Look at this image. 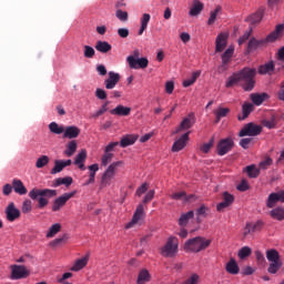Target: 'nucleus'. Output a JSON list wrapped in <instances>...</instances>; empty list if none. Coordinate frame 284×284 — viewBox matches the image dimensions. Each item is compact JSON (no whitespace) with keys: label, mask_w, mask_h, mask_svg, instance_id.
Masks as SVG:
<instances>
[{"label":"nucleus","mask_w":284,"mask_h":284,"mask_svg":"<svg viewBox=\"0 0 284 284\" xmlns=\"http://www.w3.org/2000/svg\"><path fill=\"white\" fill-rule=\"evenodd\" d=\"M256 69L243 68L241 71L233 73L226 81V88H234L237 83H242L243 90L245 92H252L254 85H256Z\"/></svg>","instance_id":"f257e3e1"},{"label":"nucleus","mask_w":284,"mask_h":284,"mask_svg":"<svg viewBox=\"0 0 284 284\" xmlns=\"http://www.w3.org/2000/svg\"><path fill=\"white\" fill-rule=\"evenodd\" d=\"M29 196L32 201H37L40 210H43L49 203L48 199H54L57 196V190L52 189H33L29 192ZM40 196V197H39Z\"/></svg>","instance_id":"f03ea898"},{"label":"nucleus","mask_w":284,"mask_h":284,"mask_svg":"<svg viewBox=\"0 0 284 284\" xmlns=\"http://www.w3.org/2000/svg\"><path fill=\"white\" fill-rule=\"evenodd\" d=\"M210 245H212V240H207L202 236H196L185 242L184 251L193 254H199V252H203V250H207Z\"/></svg>","instance_id":"7ed1b4c3"},{"label":"nucleus","mask_w":284,"mask_h":284,"mask_svg":"<svg viewBox=\"0 0 284 284\" xmlns=\"http://www.w3.org/2000/svg\"><path fill=\"white\" fill-rule=\"evenodd\" d=\"M266 258L268 261L270 266L267 272L270 274H276L281 267H283V262L281 261V254L276 248H271L266 251Z\"/></svg>","instance_id":"20e7f679"},{"label":"nucleus","mask_w":284,"mask_h":284,"mask_svg":"<svg viewBox=\"0 0 284 284\" xmlns=\"http://www.w3.org/2000/svg\"><path fill=\"white\" fill-rule=\"evenodd\" d=\"M121 165H123V161L113 162L108 166V169L104 171L101 178V183H100L101 190H103V187H108L112 185V179H114L116 174V170H119Z\"/></svg>","instance_id":"39448f33"},{"label":"nucleus","mask_w":284,"mask_h":284,"mask_svg":"<svg viewBox=\"0 0 284 284\" xmlns=\"http://www.w3.org/2000/svg\"><path fill=\"white\" fill-rule=\"evenodd\" d=\"M176 252H179V240L174 236H171L169 237L166 244L162 247L161 254L162 256L172 258Z\"/></svg>","instance_id":"423d86ee"},{"label":"nucleus","mask_w":284,"mask_h":284,"mask_svg":"<svg viewBox=\"0 0 284 284\" xmlns=\"http://www.w3.org/2000/svg\"><path fill=\"white\" fill-rule=\"evenodd\" d=\"M263 132V128L254 122L245 124L239 133V136H258Z\"/></svg>","instance_id":"0eeeda50"},{"label":"nucleus","mask_w":284,"mask_h":284,"mask_svg":"<svg viewBox=\"0 0 284 284\" xmlns=\"http://www.w3.org/2000/svg\"><path fill=\"white\" fill-rule=\"evenodd\" d=\"M265 225L264 221H256V222H247L244 227L243 237L247 239V236H254L256 232H261Z\"/></svg>","instance_id":"6e6552de"},{"label":"nucleus","mask_w":284,"mask_h":284,"mask_svg":"<svg viewBox=\"0 0 284 284\" xmlns=\"http://www.w3.org/2000/svg\"><path fill=\"white\" fill-rule=\"evenodd\" d=\"M233 148H234V139L229 136L226 139L220 140L216 145L219 156H225L227 152H232Z\"/></svg>","instance_id":"1a4fd4ad"},{"label":"nucleus","mask_w":284,"mask_h":284,"mask_svg":"<svg viewBox=\"0 0 284 284\" xmlns=\"http://www.w3.org/2000/svg\"><path fill=\"white\" fill-rule=\"evenodd\" d=\"M126 62L129 63V67L131 68V70H145V68H148L150 61L148 60V58H134V55H129L126 58Z\"/></svg>","instance_id":"9d476101"},{"label":"nucleus","mask_w":284,"mask_h":284,"mask_svg":"<svg viewBox=\"0 0 284 284\" xmlns=\"http://www.w3.org/2000/svg\"><path fill=\"white\" fill-rule=\"evenodd\" d=\"M4 214H6L7 221H9V223H14V221H18V219H21V211L17 207L14 202H10L7 205V207L4 210Z\"/></svg>","instance_id":"9b49d317"},{"label":"nucleus","mask_w":284,"mask_h":284,"mask_svg":"<svg viewBox=\"0 0 284 284\" xmlns=\"http://www.w3.org/2000/svg\"><path fill=\"white\" fill-rule=\"evenodd\" d=\"M74 194H77V191L64 193L61 196L57 197L53 201L52 212H59V210H61V207H64L65 203H68L70 199H73Z\"/></svg>","instance_id":"f8f14e48"},{"label":"nucleus","mask_w":284,"mask_h":284,"mask_svg":"<svg viewBox=\"0 0 284 284\" xmlns=\"http://www.w3.org/2000/svg\"><path fill=\"white\" fill-rule=\"evenodd\" d=\"M143 216H145V209L143 207V204H139L132 220L125 225L126 230L134 227L140 221H143Z\"/></svg>","instance_id":"ddd939ff"},{"label":"nucleus","mask_w":284,"mask_h":284,"mask_svg":"<svg viewBox=\"0 0 284 284\" xmlns=\"http://www.w3.org/2000/svg\"><path fill=\"white\" fill-rule=\"evenodd\" d=\"M30 276V272L23 265H12L11 266V277L13 281H19V278H27Z\"/></svg>","instance_id":"4468645a"},{"label":"nucleus","mask_w":284,"mask_h":284,"mask_svg":"<svg viewBox=\"0 0 284 284\" xmlns=\"http://www.w3.org/2000/svg\"><path fill=\"white\" fill-rule=\"evenodd\" d=\"M119 81H121V74L110 71L109 78L104 80V87L106 90H114L119 84Z\"/></svg>","instance_id":"2eb2a0df"},{"label":"nucleus","mask_w":284,"mask_h":284,"mask_svg":"<svg viewBox=\"0 0 284 284\" xmlns=\"http://www.w3.org/2000/svg\"><path fill=\"white\" fill-rule=\"evenodd\" d=\"M187 141H190V131L184 133L178 141L173 143L172 152H181L187 145Z\"/></svg>","instance_id":"dca6fc26"},{"label":"nucleus","mask_w":284,"mask_h":284,"mask_svg":"<svg viewBox=\"0 0 284 284\" xmlns=\"http://www.w3.org/2000/svg\"><path fill=\"white\" fill-rule=\"evenodd\" d=\"M283 37V26L277 24L275 27V30L271 32L265 39H262L264 43H274L277 39H281Z\"/></svg>","instance_id":"f3484780"},{"label":"nucleus","mask_w":284,"mask_h":284,"mask_svg":"<svg viewBox=\"0 0 284 284\" xmlns=\"http://www.w3.org/2000/svg\"><path fill=\"white\" fill-rule=\"evenodd\" d=\"M232 203H234V195H232L227 192H224L223 201L221 203H219L216 206L217 212H223L225 210V207H230V205H232Z\"/></svg>","instance_id":"a211bd4d"},{"label":"nucleus","mask_w":284,"mask_h":284,"mask_svg":"<svg viewBox=\"0 0 284 284\" xmlns=\"http://www.w3.org/2000/svg\"><path fill=\"white\" fill-rule=\"evenodd\" d=\"M130 112H132V108L120 104L111 110L110 114H113L114 116H130Z\"/></svg>","instance_id":"6ab92c4d"},{"label":"nucleus","mask_w":284,"mask_h":284,"mask_svg":"<svg viewBox=\"0 0 284 284\" xmlns=\"http://www.w3.org/2000/svg\"><path fill=\"white\" fill-rule=\"evenodd\" d=\"M81 134V129L78 126H67L64 129L63 139H77Z\"/></svg>","instance_id":"aec40b11"},{"label":"nucleus","mask_w":284,"mask_h":284,"mask_svg":"<svg viewBox=\"0 0 284 284\" xmlns=\"http://www.w3.org/2000/svg\"><path fill=\"white\" fill-rule=\"evenodd\" d=\"M12 187L16 194H20V196L28 194V189L26 187V185H23V182L19 179L12 180Z\"/></svg>","instance_id":"412c9836"},{"label":"nucleus","mask_w":284,"mask_h":284,"mask_svg":"<svg viewBox=\"0 0 284 284\" xmlns=\"http://www.w3.org/2000/svg\"><path fill=\"white\" fill-rule=\"evenodd\" d=\"M227 45V36L220 33L215 40V52H223Z\"/></svg>","instance_id":"4be33fe9"},{"label":"nucleus","mask_w":284,"mask_h":284,"mask_svg":"<svg viewBox=\"0 0 284 284\" xmlns=\"http://www.w3.org/2000/svg\"><path fill=\"white\" fill-rule=\"evenodd\" d=\"M194 125V118H192V114L184 118L180 124V126L175 130V134H179V132H183V130H190Z\"/></svg>","instance_id":"5701e85b"},{"label":"nucleus","mask_w":284,"mask_h":284,"mask_svg":"<svg viewBox=\"0 0 284 284\" xmlns=\"http://www.w3.org/2000/svg\"><path fill=\"white\" fill-rule=\"evenodd\" d=\"M252 112H254V104H252L250 102H245L242 105V115L237 116L239 121H245V119H247V116H250V114H252Z\"/></svg>","instance_id":"b1692460"},{"label":"nucleus","mask_w":284,"mask_h":284,"mask_svg":"<svg viewBox=\"0 0 284 284\" xmlns=\"http://www.w3.org/2000/svg\"><path fill=\"white\" fill-rule=\"evenodd\" d=\"M138 139H139V135H134V134L124 135L121 138L120 148H128L130 145H134Z\"/></svg>","instance_id":"393cba45"},{"label":"nucleus","mask_w":284,"mask_h":284,"mask_svg":"<svg viewBox=\"0 0 284 284\" xmlns=\"http://www.w3.org/2000/svg\"><path fill=\"white\" fill-rule=\"evenodd\" d=\"M265 7H260L255 13L248 17V21H251V23H261V21H263Z\"/></svg>","instance_id":"a878e982"},{"label":"nucleus","mask_w":284,"mask_h":284,"mask_svg":"<svg viewBox=\"0 0 284 284\" xmlns=\"http://www.w3.org/2000/svg\"><path fill=\"white\" fill-rule=\"evenodd\" d=\"M95 50L98 52H101L102 54H108L112 50V44H110L108 41H101L99 40L95 43Z\"/></svg>","instance_id":"bb28decb"},{"label":"nucleus","mask_w":284,"mask_h":284,"mask_svg":"<svg viewBox=\"0 0 284 284\" xmlns=\"http://www.w3.org/2000/svg\"><path fill=\"white\" fill-rule=\"evenodd\" d=\"M203 8H204L203 2H201L199 0H194L189 14L191 17H199V14H201V12H203Z\"/></svg>","instance_id":"cd10ccee"},{"label":"nucleus","mask_w":284,"mask_h":284,"mask_svg":"<svg viewBox=\"0 0 284 284\" xmlns=\"http://www.w3.org/2000/svg\"><path fill=\"white\" fill-rule=\"evenodd\" d=\"M270 99V95L267 93H252L251 94V101L254 103V105H262L263 101Z\"/></svg>","instance_id":"c85d7f7f"},{"label":"nucleus","mask_w":284,"mask_h":284,"mask_svg":"<svg viewBox=\"0 0 284 284\" xmlns=\"http://www.w3.org/2000/svg\"><path fill=\"white\" fill-rule=\"evenodd\" d=\"M271 219L274 221H284V207L277 206L270 212Z\"/></svg>","instance_id":"c756f323"},{"label":"nucleus","mask_w":284,"mask_h":284,"mask_svg":"<svg viewBox=\"0 0 284 284\" xmlns=\"http://www.w3.org/2000/svg\"><path fill=\"white\" fill-rule=\"evenodd\" d=\"M191 219H194V211H189L186 213H183L179 219V226L185 227V225L190 223Z\"/></svg>","instance_id":"7c9ffc66"},{"label":"nucleus","mask_w":284,"mask_h":284,"mask_svg":"<svg viewBox=\"0 0 284 284\" xmlns=\"http://www.w3.org/2000/svg\"><path fill=\"white\" fill-rule=\"evenodd\" d=\"M261 45H265L264 40H256L255 38H252L247 43V52H254V50L261 48Z\"/></svg>","instance_id":"2f4dec72"},{"label":"nucleus","mask_w":284,"mask_h":284,"mask_svg":"<svg viewBox=\"0 0 284 284\" xmlns=\"http://www.w3.org/2000/svg\"><path fill=\"white\" fill-rule=\"evenodd\" d=\"M274 68H275V65H274L273 61H271L268 63H265L263 65H260L258 74H270V75H272L273 72H274Z\"/></svg>","instance_id":"473e14b6"},{"label":"nucleus","mask_w":284,"mask_h":284,"mask_svg":"<svg viewBox=\"0 0 284 284\" xmlns=\"http://www.w3.org/2000/svg\"><path fill=\"white\" fill-rule=\"evenodd\" d=\"M226 272L229 274H239L240 268H239V264L236 263L235 258H231L227 263H226V267H225Z\"/></svg>","instance_id":"72a5a7b5"},{"label":"nucleus","mask_w":284,"mask_h":284,"mask_svg":"<svg viewBox=\"0 0 284 284\" xmlns=\"http://www.w3.org/2000/svg\"><path fill=\"white\" fill-rule=\"evenodd\" d=\"M229 113H230V108L219 106L214 111L216 123H219L221 121V119H224V116H227Z\"/></svg>","instance_id":"f704fd0d"},{"label":"nucleus","mask_w":284,"mask_h":284,"mask_svg":"<svg viewBox=\"0 0 284 284\" xmlns=\"http://www.w3.org/2000/svg\"><path fill=\"white\" fill-rule=\"evenodd\" d=\"M150 19H152V16L150 13H144L141 18V28L138 32V34L141 37L145 30H148V23H150Z\"/></svg>","instance_id":"c9c22d12"},{"label":"nucleus","mask_w":284,"mask_h":284,"mask_svg":"<svg viewBox=\"0 0 284 284\" xmlns=\"http://www.w3.org/2000/svg\"><path fill=\"white\" fill-rule=\"evenodd\" d=\"M72 182L73 180L71 176L58 178L53 183V187H59V185H65V187H70V185H72Z\"/></svg>","instance_id":"e433bc0d"},{"label":"nucleus","mask_w":284,"mask_h":284,"mask_svg":"<svg viewBox=\"0 0 284 284\" xmlns=\"http://www.w3.org/2000/svg\"><path fill=\"white\" fill-rule=\"evenodd\" d=\"M88 265V257H81L80 260H77L74 265L71 267L72 272H79L83 270Z\"/></svg>","instance_id":"4c0bfd02"},{"label":"nucleus","mask_w":284,"mask_h":284,"mask_svg":"<svg viewBox=\"0 0 284 284\" xmlns=\"http://www.w3.org/2000/svg\"><path fill=\"white\" fill-rule=\"evenodd\" d=\"M246 174L250 179H257L258 174H261V169H257L256 165H248L245 168Z\"/></svg>","instance_id":"58836bf2"},{"label":"nucleus","mask_w":284,"mask_h":284,"mask_svg":"<svg viewBox=\"0 0 284 284\" xmlns=\"http://www.w3.org/2000/svg\"><path fill=\"white\" fill-rule=\"evenodd\" d=\"M77 141L72 140L67 144V150L64 151L65 156H74V153L77 152Z\"/></svg>","instance_id":"ea45409f"},{"label":"nucleus","mask_w":284,"mask_h":284,"mask_svg":"<svg viewBox=\"0 0 284 284\" xmlns=\"http://www.w3.org/2000/svg\"><path fill=\"white\" fill-rule=\"evenodd\" d=\"M201 77V71H195L192 73V77L190 79H186L183 81V88H190V85H194L196 83V79Z\"/></svg>","instance_id":"a19ab883"},{"label":"nucleus","mask_w":284,"mask_h":284,"mask_svg":"<svg viewBox=\"0 0 284 284\" xmlns=\"http://www.w3.org/2000/svg\"><path fill=\"white\" fill-rule=\"evenodd\" d=\"M207 212H210V209L202 204L199 209H196L195 214H196V221L201 223V216L204 219L207 217Z\"/></svg>","instance_id":"79ce46f5"},{"label":"nucleus","mask_w":284,"mask_h":284,"mask_svg":"<svg viewBox=\"0 0 284 284\" xmlns=\"http://www.w3.org/2000/svg\"><path fill=\"white\" fill-rule=\"evenodd\" d=\"M61 232V224L55 223L50 226L48 233H47V239H53V236H57Z\"/></svg>","instance_id":"37998d69"},{"label":"nucleus","mask_w":284,"mask_h":284,"mask_svg":"<svg viewBox=\"0 0 284 284\" xmlns=\"http://www.w3.org/2000/svg\"><path fill=\"white\" fill-rule=\"evenodd\" d=\"M222 8L221 6H217L215 10L210 12V18L207 20V26H214L216 22V18L219 17V13L221 12Z\"/></svg>","instance_id":"c03bdc74"},{"label":"nucleus","mask_w":284,"mask_h":284,"mask_svg":"<svg viewBox=\"0 0 284 284\" xmlns=\"http://www.w3.org/2000/svg\"><path fill=\"white\" fill-rule=\"evenodd\" d=\"M276 203H281V201L278 200V195H276V192H273L268 195L266 206L272 209L276 205Z\"/></svg>","instance_id":"a18cd8bd"},{"label":"nucleus","mask_w":284,"mask_h":284,"mask_svg":"<svg viewBox=\"0 0 284 284\" xmlns=\"http://www.w3.org/2000/svg\"><path fill=\"white\" fill-rule=\"evenodd\" d=\"M49 130L52 134H63V132H65V129L63 126H59L57 122H51L49 124Z\"/></svg>","instance_id":"49530a36"},{"label":"nucleus","mask_w":284,"mask_h":284,"mask_svg":"<svg viewBox=\"0 0 284 284\" xmlns=\"http://www.w3.org/2000/svg\"><path fill=\"white\" fill-rule=\"evenodd\" d=\"M149 281H150V272H148V270L140 271L136 284L148 283Z\"/></svg>","instance_id":"de8ad7c7"},{"label":"nucleus","mask_w":284,"mask_h":284,"mask_svg":"<svg viewBox=\"0 0 284 284\" xmlns=\"http://www.w3.org/2000/svg\"><path fill=\"white\" fill-rule=\"evenodd\" d=\"M234 55V48H229L225 50V52L222 54V63L225 65L230 63V59Z\"/></svg>","instance_id":"09e8293b"},{"label":"nucleus","mask_w":284,"mask_h":284,"mask_svg":"<svg viewBox=\"0 0 284 284\" xmlns=\"http://www.w3.org/2000/svg\"><path fill=\"white\" fill-rule=\"evenodd\" d=\"M48 163H50V158L48 155H41L36 162V168L41 170V168H45Z\"/></svg>","instance_id":"8fccbe9b"},{"label":"nucleus","mask_w":284,"mask_h":284,"mask_svg":"<svg viewBox=\"0 0 284 284\" xmlns=\"http://www.w3.org/2000/svg\"><path fill=\"white\" fill-rule=\"evenodd\" d=\"M108 105H110V101L104 102L102 106L91 115V119H99V116H103V113L108 112Z\"/></svg>","instance_id":"3c124183"},{"label":"nucleus","mask_w":284,"mask_h":284,"mask_svg":"<svg viewBox=\"0 0 284 284\" xmlns=\"http://www.w3.org/2000/svg\"><path fill=\"white\" fill-rule=\"evenodd\" d=\"M68 241H70V237H68V235H63L62 237H58V239L53 240L50 243V246L58 247V245H65V243H68Z\"/></svg>","instance_id":"603ef678"},{"label":"nucleus","mask_w":284,"mask_h":284,"mask_svg":"<svg viewBox=\"0 0 284 284\" xmlns=\"http://www.w3.org/2000/svg\"><path fill=\"white\" fill-rule=\"evenodd\" d=\"M94 54H97V51H94V48L88 44L83 47V55L85 59H94Z\"/></svg>","instance_id":"864d4df0"},{"label":"nucleus","mask_w":284,"mask_h":284,"mask_svg":"<svg viewBox=\"0 0 284 284\" xmlns=\"http://www.w3.org/2000/svg\"><path fill=\"white\" fill-rule=\"evenodd\" d=\"M239 258L242 261L247 258V256H252V248L250 246L242 247L237 253Z\"/></svg>","instance_id":"5fc2aeb1"},{"label":"nucleus","mask_w":284,"mask_h":284,"mask_svg":"<svg viewBox=\"0 0 284 284\" xmlns=\"http://www.w3.org/2000/svg\"><path fill=\"white\" fill-rule=\"evenodd\" d=\"M63 169H65L63 160H55L51 174H59V172H63Z\"/></svg>","instance_id":"6e6d98bb"},{"label":"nucleus","mask_w":284,"mask_h":284,"mask_svg":"<svg viewBox=\"0 0 284 284\" xmlns=\"http://www.w3.org/2000/svg\"><path fill=\"white\" fill-rule=\"evenodd\" d=\"M21 212H22V214H30V212H32V201L31 200H24L22 202Z\"/></svg>","instance_id":"4d7b16f0"},{"label":"nucleus","mask_w":284,"mask_h":284,"mask_svg":"<svg viewBox=\"0 0 284 284\" xmlns=\"http://www.w3.org/2000/svg\"><path fill=\"white\" fill-rule=\"evenodd\" d=\"M171 199H173V201H190V199H192V195L187 197L185 192H178V193H173L171 195Z\"/></svg>","instance_id":"13d9d810"},{"label":"nucleus","mask_w":284,"mask_h":284,"mask_svg":"<svg viewBox=\"0 0 284 284\" xmlns=\"http://www.w3.org/2000/svg\"><path fill=\"white\" fill-rule=\"evenodd\" d=\"M88 159V151H85L84 149L81 150V152L78 153V155L75 156L74 160V164L75 163H85V160Z\"/></svg>","instance_id":"bf43d9fd"},{"label":"nucleus","mask_w":284,"mask_h":284,"mask_svg":"<svg viewBox=\"0 0 284 284\" xmlns=\"http://www.w3.org/2000/svg\"><path fill=\"white\" fill-rule=\"evenodd\" d=\"M212 148H214V138H211L207 143L202 144V146L200 148V150H201L204 154H207V153L210 152V150H212Z\"/></svg>","instance_id":"052dcab7"},{"label":"nucleus","mask_w":284,"mask_h":284,"mask_svg":"<svg viewBox=\"0 0 284 284\" xmlns=\"http://www.w3.org/2000/svg\"><path fill=\"white\" fill-rule=\"evenodd\" d=\"M113 156H114V153H104L101 159V164L105 168L108 163H112Z\"/></svg>","instance_id":"680f3d73"},{"label":"nucleus","mask_w":284,"mask_h":284,"mask_svg":"<svg viewBox=\"0 0 284 284\" xmlns=\"http://www.w3.org/2000/svg\"><path fill=\"white\" fill-rule=\"evenodd\" d=\"M115 17L119 19V21H128V12L121 9L115 11Z\"/></svg>","instance_id":"e2e57ef3"},{"label":"nucleus","mask_w":284,"mask_h":284,"mask_svg":"<svg viewBox=\"0 0 284 284\" xmlns=\"http://www.w3.org/2000/svg\"><path fill=\"white\" fill-rule=\"evenodd\" d=\"M274 161L272 158H266L264 161L260 162V170H267Z\"/></svg>","instance_id":"0e129e2a"},{"label":"nucleus","mask_w":284,"mask_h":284,"mask_svg":"<svg viewBox=\"0 0 284 284\" xmlns=\"http://www.w3.org/2000/svg\"><path fill=\"white\" fill-rule=\"evenodd\" d=\"M95 97L97 99H100V101H105V99H108V92L103 89H97Z\"/></svg>","instance_id":"69168bd1"},{"label":"nucleus","mask_w":284,"mask_h":284,"mask_svg":"<svg viewBox=\"0 0 284 284\" xmlns=\"http://www.w3.org/2000/svg\"><path fill=\"white\" fill-rule=\"evenodd\" d=\"M263 125L264 128H267V130H274V128H276V120H274V118L271 120H264Z\"/></svg>","instance_id":"338daca9"},{"label":"nucleus","mask_w":284,"mask_h":284,"mask_svg":"<svg viewBox=\"0 0 284 284\" xmlns=\"http://www.w3.org/2000/svg\"><path fill=\"white\" fill-rule=\"evenodd\" d=\"M239 192H247L250 190V183H247V180H242V182L237 185Z\"/></svg>","instance_id":"774afa93"}]
</instances>
